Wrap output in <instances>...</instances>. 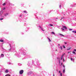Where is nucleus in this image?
Here are the masks:
<instances>
[{
    "label": "nucleus",
    "instance_id": "bb28decb",
    "mask_svg": "<svg viewBox=\"0 0 76 76\" xmlns=\"http://www.w3.org/2000/svg\"><path fill=\"white\" fill-rule=\"evenodd\" d=\"M63 58V57H61V60H62V59Z\"/></svg>",
    "mask_w": 76,
    "mask_h": 76
},
{
    "label": "nucleus",
    "instance_id": "423d86ee",
    "mask_svg": "<svg viewBox=\"0 0 76 76\" xmlns=\"http://www.w3.org/2000/svg\"><path fill=\"white\" fill-rule=\"evenodd\" d=\"M60 35H61V36H62L63 37H64V35L63 34H60Z\"/></svg>",
    "mask_w": 76,
    "mask_h": 76
},
{
    "label": "nucleus",
    "instance_id": "7c9ffc66",
    "mask_svg": "<svg viewBox=\"0 0 76 76\" xmlns=\"http://www.w3.org/2000/svg\"><path fill=\"white\" fill-rule=\"evenodd\" d=\"M61 76H62V73H61Z\"/></svg>",
    "mask_w": 76,
    "mask_h": 76
},
{
    "label": "nucleus",
    "instance_id": "7ed1b4c3",
    "mask_svg": "<svg viewBox=\"0 0 76 76\" xmlns=\"http://www.w3.org/2000/svg\"><path fill=\"white\" fill-rule=\"evenodd\" d=\"M1 57H4V54H1Z\"/></svg>",
    "mask_w": 76,
    "mask_h": 76
},
{
    "label": "nucleus",
    "instance_id": "1a4fd4ad",
    "mask_svg": "<svg viewBox=\"0 0 76 76\" xmlns=\"http://www.w3.org/2000/svg\"><path fill=\"white\" fill-rule=\"evenodd\" d=\"M65 55V53H64V54H63L61 56L62 57H63V56H64V55Z\"/></svg>",
    "mask_w": 76,
    "mask_h": 76
},
{
    "label": "nucleus",
    "instance_id": "c85d7f7f",
    "mask_svg": "<svg viewBox=\"0 0 76 76\" xmlns=\"http://www.w3.org/2000/svg\"><path fill=\"white\" fill-rule=\"evenodd\" d=\"M64 44H67V42H65L64 43Z\"/></svg>",
    "mask_w": 76,
    "mask_h": 76
},
{
    "label": "nucleus",
    "instance_id": "b1692460",
    "mask_svg": "<svg viewBox=\"0 0 76 76\" xmlns=\"http://www.w3.org/2000/svg\"><path fill=\"white\" fill-rule=\"evenodd\" d=\"M6 9V8L4 7L3 9V10H5V9Z\"/></svg>",
    "mask_w": 76,
    "mask_h": 76
},
{
    "label": "nucleus",
    "instance_id": "ea45409f",
    "mask_svg": "<svg viewBox=\"0 0 76 76\" xmlns=\"http://www.w3.org/2000/svg\"><path fill=\"white\" fill-rule=\"evenodd\" d=\"M42 30L44 31V30H43V29H42Z\"/></svg>",
    "mask_w": 76,
    "mask_h": 76
},
{
    "label": "nucleus",
    "instance_id": "5701e85b",
    "mask_svg": "<svg viewBox=\"0 0 76 76\" xmlns=\"http://www.w3.org/2000/svg\"><path fill=\"white\" fill-rule=\"evenodd\" d=\"M63 61L64 62V61H65V60L64 59H63Z\"/></svg>",
    "mask_w": 76,
    "mask_h": 76
},
{
    "label": "nucleus",
    "instance_id": "79ce46f5",
    "mask_svg": "<svg viewBox=\"0 0 76 76\" xmlns=\"http://www.w3.org/2000/svg\"><path fill=\"white\" fill-rule=\"evenodd\" d=\"M62 18H61V19H62Z\"/></svg>",
    "mask_w": 76,
    "mask_h": 76
},
{
    "label": "nucleus",
    "instance_id": "37998d69",
    "mask_svg": "<svg viewBox=\"0 0 76 76\" xmlns=\"http://www.w3.org/2000/svg\"><path fill=\"white\" fill-rule=\"evenodd\" d=\"M61 20V19H60V20Z\"/></svg>",
    "mask_w": 76,
    "mask_h": 76
},
{
    "label": "nucleus",
    "instance_id": "cd10ccee",
    "mask_svg": "<svg viewBox=\"0 0 76 76\" xmlns=\"http://www.w3.org/2000/svg\"><path fill=\"white\" fill-rule=\"evenodd\" d=\"M61 29H62L63 31H64V29L62 28Z\"/></svg>",
    "mask_w": 76,
    "mask_h": 76
},
{
    "label": "nucleus",
    "instance_id": "393cba45",
    "mask_svg": "<svg viewBox=\"0 0 76 76\" xmlns=\"http://www.w3.org/2000/svg\"><path fill=\"white\" fill-rule=\"evenodd\" d=\"M71 53V51L68 52V54H69V53Z\"/></svg>",
    "mask_w": 76,
    "mask_h": 76
},
{
    "label": "nucleus",
    "instance_id": "f3484780",
    "mask_svg": "<svg viewBox=\"0 0 76 76\" xmlns=\"http://www.w3.org/2000/svg\"><path fill=\"white\" fill-rule=\"evenodd\" d=\"M63 73H65V69H64L63 71Z\"/></svg>",
    "mask_w": 76,
    "mask_h": 76
},
{
    "label": "nucleus",
    "instance_id": "e433bc0d",
    "mask_svg": "<svg viewBox=\"0 0 76 76\" xmlns=\"http://www.w3.org/2000/svg\"><path fill=\"white\" fill-rule=\"evenodd\" d=\"M58 45L60 46V44H58Z\"/></svg>",
    "mask_w": 76,
    "mask_h": 76
},
{
    "label": "nucleus",
    "instance_id": "dca6fc26",
    "mask_svg": "<svg viewBox=\"0 0 76 76\" xmlns=\"http://www.w3.org/2000/svg\"><path fill=\"white\" fill-rule=\"evenodd\" d=\"M71 49V48H68V49H67V50H70V49Z\"/></svg>",
    "mask_w": 76,
    "mask_h": 76
},
{
    "label": "nucleus",
    "instance_id": "f704fd0d",
    "mask_svg": "<svg viewBox=\"0 0 76 76\" xmlns=\"http://www.w3.org/2000/svg\"><path fill=\"white\" fill-rule=\"evenodd\" d=\"M10 47H11V45H10Z\"/></svg>",
    "mask_w": 76,
    "mask_h": 76
},
{
    "label": "nucleus",
    "instance_id": "20e7f679",
    "mask_svg": "<svg viewBox=\"0 0 76 76\" xmlns=\"http://www.w3.org/2000/svg\"><path fill=\"white\" fill-rule=\"evenodd\" d=\"M63 28H64V29H67V27H66L65 26H63Z\"/></svg>",
    "mask_w": 76,
    "mask_h": 76
},
{
    "label": "nucleus",
    "instance_id": "9b49d317",
    "mask_svg": "<svg viewBox=\"0 0 76 76\" xmlns=\"http://www.w3.org/2000/svg\"><path fill=\"white\" fill-rule=\"evenodd\" d=\"M51 34H55V33H54V32L53 31H52L51 32Z\"/></svg>",
    "mask_w": 76,
    "mask_h": 76
},
{
    "label": "nucleus",
    "instance_id": "c9c22d12",
    "mask_svg": "<svg viewBox=\"0 0 76 76\" xmlns=\"http://www.w3.org/2000/svg\"><path fill=\"white\" fill-rule=\"evenodd\" d=\"M53 76H55V75H54V74H53Z\"/></svg>",
    "mask_w": 76,
    "mask_h": 76
},
{
    "label": "nucleus",
    "instance_id": "412c9836",
    "mask_svg": "<svg viewBox=\"0 0 76 76\" xmlns=\"http://www.w3.org/2000/svg\"><path fill=\"white\" fill-rule=\"evenodd\" d=\"M50 26H53V25L52 24H50Z\"/></svg>",
    "mask_w": 76,
    "mask_h": 76
},
{
    "label": "nucleus",
    "instance_id": "9d476101",
    "mask_svg": "<svg viewBox=\"0 0 76 76\" xmlns=\"http://www.w3.org/2000/svg\"><path fill=\"white\" fill-rule=\"evenodd\" d=\"M23 12L24 13H27V12H26V11L24 10V11Z\"/></svg>",
    "mask_w": 76,
    "mask_h": 76
},
{
    "label": "nucleus",
    "instance_id": "4468645a",
    "mask_svg": "<svg viewBox=\"0 0 76 76\" xmlns=\"http://www.w3.org/2000/svg\"><path fill=\"white\" fill-rule=\"evenodd\" d=\"M72 32H74L75 33V34L76 33V31H72Z\"/></svg>",
    "mask_w": 76,
    "mask_h": 76
},
{
    "label": "nucleus",
    "instance_id": "6ab92c4d",
    "mask_svg": "<svg viewBox=\"0 0 76 76\" xmlns=\"http://www.w3.org/2000/svg\"><path fill=\"white\" fill-rule=\"evenodd\" d=\"M71 61H72V60H73V58H71Z\"/></svg>",
    "mask_w": 76,
    "mask_h": 76
},
{
    "label": "nucleus",
    "instance_id": "0eeeda50",
    "mask_svg": "<svg viewBox=\"0 0 76 76\" xmlns=\"http://www.w3.org/2000/svg\"><path fill=\"white\" fill-rule=\"evenodd\" d=\"M3 13V11H2L0 13V14H1V15H2V13Z\"/></svg>",
    "mask_w": 76,
    "mask_h": 76
},
{
    "label": "nucleus",
    "instance_id": "aec40b11",
    "mask_svg": "<svg viewBox=\"0 0 76 76\" xmlns=\"http://www.w3.org/2000/svg\"><path fill=\"white\" fill-rule=\"evenodd\" d=\"M5 4H5V3H4L3 4V6H4L5 5Z\"/></svg>",
    "mask_w": 76,
    "mask_h": 76
},
{
    "label": "nucleus",
    "instance_id": "a211bd4d",
    "mask_svg": "<svg viewBox=\"0 0 76 76\" xmlns=\"http://www.w3.org/2000/svg\"><path fill=\"white\" fill-rule=\"evenodd\" d=\"M63 47L64 48H66V47H65V46L63 45Z\"/></svg>",
    "mask_w": 76,
    "mask_h": 76
},
{
    "label": "nucleus",
    "instance_id": "4be33fe9",
    "mask_svg": "<svg viewBox=\"0 0 76 76\" xmlns=\"http://www.w3.org/2000/svg\"><path fill=\"white\" fill-rule=\"evenodd\" d=\"M61 50L63 49V48H62V47L61 46Z\"/></svg>",
    "mask_w": 76,
    "mask_h": 76
},
{
    "label": "nucleus",
    "instance_id": "6e6552de",
    "mask_svg": "<svg viewBox=\"0 0 76 76\" xmlns=\"http://www.w3.org/2000/svg\"><path fill=\"white\" fill-rule=\"evenodd\" d=\"M47 38L48 39V40H49V41H51V39H50V38H49V37H47Z\"/></svg>",
    "mask_w": 76,
    "mask_h": 76
},
{
    "label": "nucleus",
    "instance_id": "39448f33",
    "mask_svg": "<svg viewBox=\"0 0 76 76\" xmlns=\"http://www.w3.org/2000/svg\"><path fill=\"white\" fill-rule=\"evenodd\" d=\"M0 42H4V40H3V39H0Z\"/></svg>",
    "mask_w": 76,
    "mask_h": 76
},
{
    "label": "nucleus",
    "instance_id": "f257e3e1",
    "mask_svg": "<svg viewBox=\"0 0 76 76\" xmlns=\"http://www.w3.org/2000/svg\"><path fill=\"white\" fill-rule=\"evenodd\" d=\"M23 73V70H21L20 71L19 73L20 75H22Z\"/></svg>",
    "mask_w": 76,
    "mask_h": 76
},
{
    "label": "nucleus",
    "instance_id": "72a5a7b5",
    "mask_svg": "<svg viewBox=\"0 0 76 76\" xmlns=\"http://www.w3.org/2000/svg\"><path fill=\"white\" fill-rule=\"evenodd\" d=\"M63 67H65V66H64V65L63 66Z\"/></svg>",
    "mask_w": 76,
    "mask_h": 76
},
{
    "label": "nucleus",
    "instance_id": "f8f14e48",
    "mask_svg": "<svg viewBox=\"0 0 76 76\" xmlns=\"http://www.w3.org/2000/svg\"><path fill=\"white\" fill-rule=\"evenodd\" d=\"M72 54H76V53H75V52L73 51L72 52Z\"/></svg>",
    "mask_w": 76,
    "mask_h": 76
},
{
    "label": "nucleus",
    "instance_id": "c756f323",
    "mask_svg": "<svg viewBox=\"0 0 76 76\" xmlns=\"http://www.w3.org/2000/svg\"><path fill=\"white\" fill-rule=\"evenodd\" d=\"M62 65H63V63H61V66H62Z\"/></svg>",
    "mask_w": 76,
    "mask_h": 76
},
{
    "label": "nucleus",
    "instance_id": "a878e982",
    "mask_svg": "<svg viewBox=\"0 0 76 76\" xmlns=\"http://www.w3.org/2000/svg\"><path fill=\"white\" fill-rule=\"evenodd\" d=\"M69 31H72V29H69Z\"/></svg>",
    "mask_w": 76,
    "mask_h": 76
},
{
    "label": "nucleus",
    "instance_id": "58836bf2",
    "mask_svg": "<svg viewBox=\"0 0 76 76\" xmlns=\"http://www.w3.org/2000/svg\"><path fill=\"white\" fill-rule=\"evenodd\" d=\"M60 7H61V5H60Z\"/></svg>",
    "mask_w": 76,
    "mask_h": 76
},
{
    "label": "nucleus",
    "instance_id": "2f4dec72",
    "mask_svg": "<svg viewBox=\"0 0 76 76\" xmlns=\"http://www.w3.org/2000/svg\"><path fill=\"white\" fill-rule=\"evenodd\" d=\"M61 72V71H59V73H60Z\"/></svg>",
    "mask_w": 76,
    "mask_h": 76
},
{
    "label": "nucleus",
    "instance_id": "4c0bfd02",
    "mask_svg": "<svg viewBox=\"0 0 76 76\" xmlns=\"http://www.w3.org/2000/svg\"><path fill=\"white\" fill-rule=\"evenodd\" d=\"M56 51H57V50H56Z\"/></svg>",
    "mask_w": 76,
    "mask_h": 76
},
{
    "label": "nucleus",
    "instance_id": "2eb2a0df",
    "mask_svg": "<svg viewBox=\"0 0 76 76\" xmlns=\"http://www.w3.org/2000/svg\"><path fill=\"white\" fill-rule=\"evenodd\" d=\"M0 20H3V18H1L0 19Z\"/></svg>",
    "mask_w": 76,
    "mask_h": 76
},
{
    "label": "nucleus",
    "instance_id": "473e14b6",
    "mask_svg": "<svg viewBox=\"0 0 76 76\" xmlns=\"http://www.w3.org/2000/svg\"><path fill=\"white\" fill-rule=\"evenodd\" d=\"M22 15H20V17H22Z\"/></svg>",
    "mask_w": 76,
    "mask_h": 76
},
{
    "label": "nucleus",
    "instance_id": "f03ea898",
    "mask_svg": "<svg viewBox=\"0 0 76 76\" xmlns=\"http://www.w3.org/2000/svg\"><path fill=\"white\" fill-rule=\"evenodd\" d=\"M5 73H7L9 72V70L8 69H6L5 71Z\"/></svg>",
    "mask_w": 76,
    "mask_h": 76
},
{
    "label": "nucleus",
    "instance_id": "ddd939ff",
    "mask_svg": "<svg viewBox=\"0 0 76 76\" xmlns=\"http://www.w3.org/2000/svg\"><path fill=\"white\" fill-rule=\"evenodd\" d=\"M5 76H10V75H9V74H7Z\"/></svg>",
    "mask_w": 76,
    "mask_h": 76
},
{
    "label": "nucleus",
    "instance_id": "a19ab883",
    "mask_svg": "<svg viewBox=\"0 0 76 76\" xmlns=\"http://www.w3.org/2000/svg\"><path fill=\"white\" fill-rule=\"evenodd\" d=\"M56 19H58V18H56Z\"/></svg>",
    "mask_w": 76,
    "mask_h": 76
}]
</instances>
